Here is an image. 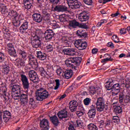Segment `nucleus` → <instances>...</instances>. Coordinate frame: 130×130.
I'll return each mask as SVG.
<instances>
[{"mask_svg":"<svg viewBox=\"0 0 130 130\" xmlns=\"http://www.w3.org/2000/svg\"><path fill=\"white\" fill-rule=\"evenodd\" d=\"M21 82L22 83V86L24 89L28 90L30 88V83H29V80L28 78L25 75H21Z\"/></svg>","mask_w":130,"mask_h":130,"instance_id":"obj_9","label":"nucleus"},{"mask_svg":"<svg viewBox=\"0 0 130 130\" xmlns=\"http://www.w3.org/2000/svg\"><path fill=\"white\" fill-rule=\"evenodd\" d=\"M120 92V85L119 83L114 84L112 87V94L113 96H116Z\"/></svg>","mask_w":130,"mask_h":130,"instance_id":"obj_15","label":"nucleus"},{"mask_svg":"<svg viewBox=\"0 0 130 130\" xmlns=\"http://www.w3.org/2000/svg\"><path fill=\"white\" fill-rule=\"evenodd\" d=\"M28 27H29V22L25 21L19 28L20 33L24 34L25 32V30L28 29Z\"/></svg>","mask_w":130,"mask_h":130,"instance_id":"obj_20","label":"nucleus"},{"mask_svg":"<svg viewBox=\"0 0 130 130\" xmlns=\"http://www.w3.org/2000/svg\"><path fill=\"white\" fill-rule=\"evenodd\" d=\"M3 73L4 75H8L10 73V67L7 65L4 66L3 70Z\"/></svg>","mask_w":130,"mask_h":130,"instance_id":"obj_38","label":"nucleus"},{"mask_svg":"<svg viewBox=\"0 0 130 130\" xmlns=\"http://www.w3.org/2000/svg\"><path fill=\"white\" fill-rule=\"evenodd\" d=\"M23 2L25 9L29 10L33 7V0H23Z\"/></svg>","mask_w":130,"mask_h":130,"instance_id":"obj_21","label":"nucleus"},{"mask_svg":"<svg viewBox=\"0 0 130 130\" xmlns=\"http://www.w3.org/2000/svg\"><path fill=\"white\" fill-rule=\"evenodd\" d=\"M8 51H11V50H14L15 48H14V45L12 43H9L7 45Z\"/></svg>","mask_w":130,"mask_h":130,"instance_id":"obj_46","label":"nucleus"},{"mask_svg":"<svg viewBox=\"0 0 130 130\" xmlns=\"http://www.w3.org/2000/svg\"><path fill=\"white\" fill-rule=\"evenodd\" d=\"M36 31L37 37H38V38H41L43 35L42 30H41V29H36Z\"/></svg>","mask_w":130,"mask_h":130,"instance_id":"obj_44","label":"nucleus"},{"mask_svg":"<svg viewBox=\"0 0 130 130\" xmlns=\"http://www.w3.org/2000/svg\"><path fill=\"white\" fill-rule=\"evenodd\" d=\"M50 120L54 125V126H57L59 124V121L58 120V118L57 116L54 115L50 117Z\"/></svg>","mask_w":130,"mask_h":130,"instance_id":"obj_25","label":"nucleus"},{"mask_svg":"<svg viewBox=\"0 0 130 130\" xmlns=\"http://www.w3.org/2000/svg\"><path fill=\"white\" fill-rule=\"evenodd\" d=\"M53 45L50 44L47 45L46 46V48L48 51H52V50H53Z\"/></svg>","mask_w":130,"mask_h":130,"instance_id":"obj_54","label":"nucleus"},{"mask_svg":"<svg viewBox=\"0 0 130 130\" xmlns=\"http://www.w3.org/2000/svg\"><path fill=\"white\" fill-rule=\"evenodd\" d=\"M76 35L78 37H80V38H82V37H87V32H86V30L83 29H79L77 30Z\"/></svg>","mask_w":130,"mask_h":130,"instance_id":"obj_24","label":"nucleus"},{"mask_svg":"<svg viewBox=\"0 0 130 130\" xmlns=\"http://www.w3.org/2000/svg\"><path fill=\"white\" fill-rule=\"evenodd\" d=\"M28 77L30 81H31V82H33V83H38L39 78L38 77V75H37V73H36L35 71H30L28 72Z\"/></svg>","mask_w":130,"mask_h":130,"instance_id":"obj_8","label":"nucleus"},{"mask_svg":"<svg viewBox=\"0 0 130 130\" xmlns=\"http://www.w3.org/2000/svg\"><path fill=\"white\" fill-rule=\"evenodd\" d=\"M52 9L54 12H67L68 11V7L64 5H57L55 7H53V5H52Z\"/></svg>","mask_w":130,"mask_h":130,"instance_id":"obj_13","label":"nucleus"},{"mask_svg":"<svg viewBox=\"0 0 130 130\" xmlns=\"http://www.w3.org/2000/svg\"><path fill=\"white\" fill-rule=\"evenodd\" d=\"M8 90L7 89V87L6 86H3L0 89V93L2 94L4 99L5 100H7V91Z\"/></svg>","mask_w":130,"mask_h":130,"instance_id":"obj_32","label":"nucleus"},{"mask_svg":"<svg viewBox=\"0 0 130 130\" xmlns=\"http://www.w3.org/2000/svg\"><path fill=\"white\" fill-rule=\"evenodd\" d=\"M88 115L90 119H94L96 115V111L95 110H89L88 112Z\"/></svg>","mask_w":130,"mask_h":130,"instance_id":"obj_28","label":"nucleus"},{"mask_svg":"<svg viewBox=\"0 0 130 130\" xmlns=\"http://www.w3.org/2000/svg\"><path fill=\"white\" fill-rule=\"evenodd\" d=\"M113 121L115 123L118 124V123H119V121H120V119H119V117H118V116H115L113 117Z\"/></svg>","mask_w":130,"mask_h":130,"instance_id":"obj_45","label":"nucleus"},{"mask_svg":"<svg viewBox=\"0 0 130 130\" xmlns=\"http://www.w3.org/2000/svg\"><path fill=\"white\" fill-rule=\"evenodd\" d=\"M32 18L34 21H35V22H36V23H41L43 19L41 14L39 13H34L32 15Z\"/></svg>","mask_w":130,"mask_h":130,"instance_id":"obj_17","label":"nucleus"},{"mask_svg":"<svg viewBox=\"0 0 130 130\" xmlns=\"http://www.w3.org/2000/svg\"><path fill=\"white\" fill-rule=\"evenodd\" d=\"M41 40H42V39L40 38L31 39V40H30V44L32 46L33 48H40L42 43Z\"/></svg>","mask_w":130,"mask_h":130,"instance_id":"obj_7","label":"nucleus"},{"mask_svg":"<svg viewBox=\"0 0 130 130\" xmlns=\"http://www.w3.org/2000/svg\"><path fill=\"white\" fill-rule=\"evenodd\" d=\"M79 25L80 23L76 20H71L69 22V26L73 28H77V27H79Z\"/></svg>","mask_w":130,"mask_h":130,"instance_id":"obj_31","label":"nucleus"},{"mask_svg":"<svg viewBox=\"0 0 130 130\" xmlns=\"http://www.w3.org/2000/svg\"><path fill=\"white\" fill-rule=\"evenodd\" d=\"M10 88L12 90L11 96L14 100H19L21 95V86L17 84V80H13L11 82Z\"/></svg>","mask_w":130,"mask_h":130,"instance_id":"obj_1","label":"nucleus"},{"mask_svg":"<svg viewBox=\"0 0 130 130\" xmlns=\"http://www.w3.org/2000/svg\"><path fill=\"white\" fill-rule=\"evenodd\" d=\"M89 18L88 13L85 11L81 12L78 15V19L81 22H86L89 20Z\"/></svg>","mask_w":130,"mask_h":130,"instance_id":"obj_11","label":"nucleus"},{"mask_svg":"<svg viewBox=\"0 0 130 130\" xmlns=\"http://www.w3.org/2000/svg\"><path fill=\"white\" fill-rule=\"evenodd\" d=\"M35 58L33 57L32 56H30L29 57V64H30V66H33V64H35V60H34Z\"/></svg>","mask_w":130,"mask_h":130,"instance_id":"obj_43","label":"nucleus"},{"mask_svg":"<svg viewBox=\"0 0 130 130\" xmlns=\"http://www.w3.org/2000/svg\"><path fill=\"white\" fill-rule=\"evenodd\" d=\"M1 11L2 14H5L9 13V9L7 8V6L3 5V6L1 8Z\"/></svg>","mask_w":130,"mask_h":130,"instance_id":"obj_39","label":"nucleus"},{"mask_svg":"<svg viewBox=\"0 0 130 130\" xmlns=\"http://www.w3.org/2000/svg\"><path fill=\"white\" fill-rule=\"evenodd\" d=\"M50 3L53 4V5H57L59 2V0H50Z\"/></svg>","mask_w":130,"mask_h":130,"instance_id":"obj_63","label":"nucleus"},{"mask_svg":"<svg viewBox=\"0 0 130 130\" xmlns=\"http://www.w3.org/2000/svg\"><path fill=\"white\" fill-rule=\"evenodd\" d=\"M104 23H107V20L104 19L101 20V22H98V23L96 25L97 27H101V26H102Z\"/></svg>","mask_w":130,"mask_h":130,"instance_id":"obj_53","label":"nucleus"},{"mask_svg":"<svg viewBox=\"0 0 130 130\" xmlns=\"http://www.w3.org/2000/svg\"><path fill=\"white\" fill-rule=\"evenodd\" d=\"M96 110L99 112H102L104 110H107L108 108L105 107V103L104 102V99L102 98H99L96 102Z\"/></svg>","mask_w":130,"mask_h":130,"instance_id":"obj_4","label":"nucleus"},{"mask_svg":"<svg viewBox=\"0 0 130 130\" xmlns=\"http://www.w3.org/2000/svg\"><path fill=\"white\" fill-rule=\"evenodd\" d=\"M83 2L85 5L87 6H92L93 4V1L92 0H83Z\"/></svg>","mask_w":130,"mask_h":130,"instance_id":"obj_52","label":"nucleus"},{"mask_svg":"<svg viewBox=\"0 0 130 130\" xmlns=\"http://www.w3.org/2000/svg\"><path fill=\"white\" fill-rule=\"evenodd\" d=\"M9 54L12 57H17V53L16 52V50L15 49L13 50L8 51Z\"/></svg>","mask_w":130,"mask_h":130,"instance_id":"obj_42","label":"nucleus"},{"mask_svg":"<svg viewBox=\"0 0 130 130\" xmlns=\"http://www.w3.org/2000/svg\"><path fill=\"white\" fill-rule=\"evenodd\" d=\"M35 101L34 99L30 98L29 99V103H27V105L28 107H24V108H33L35 106Z\"/></svg>","mask_w":130,"mask_h":130,"instance_id":"obj_29","label":"nucleus"},{"mask_svg":"<svg viewBox=\"0 0 130 130\" xmlns=\"http://www.w3.org/2000/svg\"><path fill=\"white\" fill-rule=\"evenodd\" d=\"M17 52L20 57L21 58H23V59H26V58L27 57V52H26L25 51H23L21 50H18L17 51Z\"/></svg>","mask_w":130,"mask_h":130,"instance_id":"obj_30","label":"nucleus"},{"mask_svg":"<svg viewBox=\"0 0 130 130\" xmlns=\"http://www.w3.org/2000/svg\"><path fill=\"white\" fill-rule=\"evenodd\" d=\"M114 112L115 113L119 114V113L122 112V108L119 106H116V107L114 108Z\"/></svg>","mask_w":130,"mask_h":130,"instance_id":"obj_37","label":"nucleus"},{"mask_svg":"<svg viewBox=\"0 0 130 130\" xmlns=\"http://www.w3.org/2000/svg\"><path fill=\"white\" fill-rule=\"evenodd\" d=\"M56 73L58 76H63V71L60 68L57 69Z\"/></svg>","mask_w":130,"mask_h":130,"instance_id":"obj_48","label":"nucleus"},{"mask_svg":"<svg viewBox=\"0 0 130 130\" xmlns=\"http://www.w3.org/2000/svg\"><path fill=\"white\" fill-rule=\"evenodd\" d=\"M78 27H79L80 28H81L82 29H88V26H87L86 24H81L79 23Z\"/></svg>","mask_w":130,"mask_h":130,"instance_id":"obj_58","label":"nucleus"},{"mask_svg":"<svg viewBox=\"0 0 130 130\" xmlns=\"http://www.w3.org/2000/svg\"><path fill=\"white\" fill-rule=\"evenodd\" d=\"M87 128L89 130H98V127L96 125L90 123L87 125Z\"/></svg>","mask_w":130,"mask_h":130,"instance_id":"obj_36","label":"nucleus"},{"mask_svg":"<svg viewBox=\"0 0 130 130\" xmlns=\"http://www.w3.org/2000/svg\"><path fill=\"white\" fill-rule=\"evenodd\" d=\"M82 62V58L80 57H70L67 59L65 63L67 67L72 68L73 71L78 70V67L76 66H80Z\"/></svg>","mask_w":130,"mask_h":130,"instance_id":"obj_2","label":"nucleus"},{"mask_svg":"<svg viewBox=\"0 0 130 130\" xmlns=\"http://www.w3.org/2000/svg\"><path fill=\"white\" fill-rule=\"evenodd\" d=\"M37 57L41 60H44L46 59V53L42 52L41 51H38L37 52Z\"/></svg>","mask_w":130,"mask_h":130,"instance_id":"obj_26","label":"nucleus"},{"mask_svg":"<svg viewBox=\"0 0 130 130\" xmlns=\"http://www.w3.org/2000/svg\"><path fill=\"white\" fill-rule=\"evenodd\" d=\"M36 99L38 101H43L44 99L48 98L49 94L48 91L43 88L37 89L36 92Z\"/></svg>","mask_w":130,"mask_h":130,"instance_id":"obj_3","label":"nucleus"},{"mask_svg":"<svg viewBox=\"0 0 130 130\" xmlns=\"http://www.w3.org/2000/svg\"><path fill=\"white\" fill-rule=\"evenodd\" d=\"M62 51L66 55H75L76 54V51L74 48L63 49Z\"/></svg>","mask_w":130,"mask_h":130,"instance_id":"obj_19","label":"nucleus"},{"mask_svg":"<svg viewBox=\"0 0 130 130\" xmlns=\"http://www.w3.org/2000/svg\"><path fill=\"white\" fill-rule=\"evenodd\" d=\"M98 52V49L97 48H93L91 50V53H92V54H97Z\"/></svg>","mask_w":130,"mask_h":130,"instance_id":"obj_61","label":"nucleus"},{"mask_svg":"<svg viewBox=\"0 0 130 130\" xmlns=\"http://www.w3.org/2000/svg\"><path fill=\"white\" fill-rule=\"evenodd\" d=\"M76 114L78 116H82V115H84V112L77 111H76Z\"/></svg>","mask_w":130,"mask_h":130,"instance_id":"obj_62","label":"nucleus"},{"mask_svg":"<svg viewBox=\"0 0 130 130\" xmlns=\"http://www.w3.org/2000/svg\"><path fill=\"white\" fill-rule=\"evenodd\" d=\"M20 101H21V106L23 107H28L27 105V103L29 102V100H28V95L27 94H25L24 93L20 95Z\"/></svg>","mask_w":130,"mask_h":130,"instance_id":"obj_10","label":"nucleus"},{"mask_svg":"<svg viewBox=\"0 0 130 130\" xmlns=\"http://www.w3.org/2000/svg\"><path fill=\"white\" fill-rule=\"evenodd\" d=\"M112 39L115 43H118V42H121L119 41L118 37H117V35H114L112 37Z\"/></svg>","mask_w":130,"mask_h":130,"instance_id":"obj_47","label":"nucleus"},{"mask_svg":"<svg viewBox=\"0 0 130 130\" xmlns=\"http://www.w3.org/2000/svg\"><path fill=\"white\" fill-rule=\"evenodd\" d=\"M91 100L89 98H86L83 100V103L85 106H88L91 103Z\"/></svg>","mask_w":130,"mask_h":130,"instance_id":"obj_40","label":"nucleus"},{"mask_svg":"<svg viewBox=\"0 0 130 130\" xmlns=\"http://www.w3.org/2000/svg\"><path fill=\"white\" fill-rule=\"evenodd\" d=\"M74 45L76 48L80 50H83V49H86L88 45L86 42H83L81 40H77L75 41Z\"/></svg>","mask_w":130,"mask_h":130,"instance_id":"obj_6","label":"nucleus"},{"mask_svg":"<svg viewBox=\"0 0 130 130\" xmlns=\"http://www.w3.org/2000/svg\"><path fill=\"white\" fill-rule=\"evenodd\" d=\"M113 59L111 58V57L110 58H106L103 59H102L101 62H107V61H112Z\"/></svg>","mask_w":130,"mask_h":130,"instance_id":"obj_55","label":"nucleus"},{"mask_svg":"<svg viewBox=\"0 0 130 130\" xmlns=\"http://www.w3.org/2000/svg\"><path fill=\"white\" fill-rule=\"evenodd\" d=\"M119 101L120 103H122V102H124V103H128L129 102L127 95L125 96L122 94H119Z\"/></svg>","mask_w":130,"mask_h":130,"instance_id":"obj_22","label":"nucleus"},{"mask_svg":"<svg viewBox=\"0 0 130 130\" xmlns=\"http://www.w3.org/2000/svg\"><path fill=\"white\" fill-rule=\"evenodd\" d=\"M9 16H12V17H14V18H17L18 16H19V13L17 12L16 11L11 10L8 13Z\"/></svg>","mask_w":130,"mask_h":130,"instance_id":"obj_35","label":"nucleus"},{"mask_svg":"<svg viewBox=\"0 0 130 130\" xmlns=\"http://www.w3.org/2000/svg\"><path fill=\"white\" fill-rule=\"evenodd\" d=\"M106 84L107 90H112V86H113V81L112 80L110 79Z\"/></svg>","mask_w":130,"mask_h":130,"instance_id":"obj_33","label":"nucleus"},{"mask_svg":"<svg viewBox=\"0 0 130 130\" xmlns=\"http://www.w3.org/2000/svg\"><path fill=\"white\" fill-rule=\"evenodd\" d=\"M58 117L61 119L62 118H67L68 117V111L66 110H63L58 112L57 113Z\"/></svg>","mask_w":130,"mask_h":130,"instance_id":"obj_23","label":"nucleus"},{"mask_svg":"<svg viewBox=\"0 0 130 130\" xmlns=\"http://www.w3.org/2000/svg\"><path fill=\"white\" fill-rule=\"evenodd\" d=\"M31 37H30V40H32V39L38 38V37H37V35L36 34V29H35L34 30H32L31 31Z\"/></svg>","mask_w":130,"mask_h":130,"instance_id":"obj_41","label":"nucleus"},{"mask_svg":"<svg viewBox=\"0 0 130 130\" xmlns=\"http://www.w3.org/2000/svg\"><path fill=\"white\" fill-rule=\"evenodd\" d=\"M77 107H78V106H74V107H73L72 106H69V108L71 112H74V111H76L77 110Z\"/></svg>","mask_w":130,"mask_h":130,"instance_id":"obj_59","label":"nucleus"},{"mask_svg":"<svg viewBox=\"0 0 130 130\" xmlns=\"http://www.w3.org/2000/svg\"><path fill=\"white\" fill-rule=\"evenodd\" d=\"M120 34H125L126 33V29L122 28L120 30Z\"/></svg>","mask_w":130,"mask_h":130,"instance_id":"obj_64","label":"nucleus"},{"mask_svg":"<svg viewBox=\"0 0 130 130\" xmlns=\"http://www.w3.org/2000/svg\"><path fill=\"white\" fill-rule=\"evenodd\" d=\"M19 64L20 66H21V67H25V60H23L22 59H20V61H19Z\"/></svg>","mask_w":130,"mask_h":130,"instance_id":"obj_60","label":"nucleus"},{"mask_svg":"<svg viewBox=\"0 0 130 130\" xmlns=\"http://www.w3.org/2000/svg\"><path fill=\"white\" fill-rule=\"evenodd\" d=\"M54 31L52 29H47L45 32V38L47 41H51V40L54 37Z\"/></svg>","mask_w":130,"mask_h":130,"instance_id":"obj_12","label":"nucleus"},{"mask_svg":"<svg viewBox=\"0 0 130 130\" xmlns=\"http://www.w3.org/2000/svg\"><path fill=\"white\" fill-rule=\"evenodd\" d=\"M78 105H77V102L75 101H71L70 103H69V106H72V107H74V106H78Z\"/></svg>","mask_w":130,"mask_h":130,"instance_id":"obj_57","label":"nucleus"},{"mask_svg":"<svg viewBox=\"0 0 130 130\" xmlns=\"http://www.w3.org/2000/svg\"><path fill=\"white\" fill-rule=\"evenodd\" d=\"M67 4L71 9L76 10V9H80L82 6V4L78 1V0H69L67 1Z\"/></svg>","mask_w":130,"mask_h":130,"instance_id":"obj_5","label":"nucleus"},{"mask_svg":"<svg viewBox=\"0 0 130 130\" xmlns=\"http://www.w3.org/2000/svg\"><path fill=\"white\" fill-rule=\"evenodd\" d=\"M40 126L43 130H48L49 129V121L47 119H43L40 120Z\"/></svg>","mask_w":130,"mask_h":130,"instance_id":"obj_14","label":"nucleus"},{"mask_svg":"<svg viewBox=\"0 0 130 130\" xmlns=\"http://www.w3.org/2000/svg\"><path fill=\"white\" fill-rule=\"evenodd\" d=\"M6 59V56L5 54L0 52V62H3Z\"/></svg>","mask_w":130,"mask_h":130,"instance_id":"obj_50","label":"nucleus"},{"mask_svg":"<svg viewBox=\"0 0 130 130\" xmlns=\"http://www.w3.org/2000/svg\"><path fill=\"white\" fill-rule=\"evenodd\" d=\"M41 75L42 77H44V78H48V77H49V75L48 74H47V72H46L45 70L41 73Z\"/></svg>","mask_w":130,"mask_h":130,"instance_id":"obj_56","label":"nucleus"},{"mask_svg":"<svg viewBox=\"0 0 130 130\" xmlns=\"http://www.w3.org/2000/svg\"><path fill=\"white\" fill-rule=\"evenodd\" d=\"M55 82L56 83V86L54 87V90H57L58 88H59V86H60V83H59V80L57 79L55 80Z\"/></svg>","mask_w":130,"mask_h":130,"instance_id":"obj_51","label":"nucleus"},{"mask_svg":"<svg viewBox=\"0 0 130 130\" xmlns=\"http://www.w3.org/2000/svg\"><path fill=\"white\" fill-rule=\"evenodd\" d=\"M12 24L15 27H19L21 25V20L17 19V18H13L12 19Z\"/></svg>","mask_w":130,"mask_h":130,"instance_id":"obj_34","label":"nucleus"},{"mask_svg":"<svg viewBox=\"0 0 130 130\" xmlns=\"http://www.w3.org/2000/svg\"><path fill=\"white\" fill-rule=\"evenodd\" d=\"M63 76L66 78V79H70L73 76V71L71 70H67L63 72Z\"/></svg>","mask_w":130,"mask_h":130,"instance_id":"obj_27","label":"nucleus"},{"mask_svg":"<svg viewBox=\"0 0 130 130\" xmlns=\"http://www.w3.org/2000/svg\"><path fill=\"white\" fill-rule=\"evenodd\" d=\"M12 117V114L9 111H5L3 112V121L8 122L10 119Z\"/></svg>","mask_w":130,"mask_h":130,"instance_id":"obj_18","label":"nucleus"},{"mask_svg":"<svg viewBox=\"0 0 130 130\" xmlns=\"http://www.w3.org/2000/svg\"><path fill=\"white\" fill-rule=\"evenodd\" d=\"M101 88L100 87H95L94 86L89 87V94L94 95V94H100Z\"/></svg>","mask_w":130,"mask_h":130,"instance_id":"obj_16","label":"nucleus"},{"mask_svg":"<svg viewBox=\"0 0 130 130\" xmlns=\"http://www.w3.org/2000/svg\"><path fill=\"white\" fill-rule=\"evenodd\" d=\"M77 124L79 127H83L84 125V123H83V121L80 119H78L76 121Z\"/></svg>","mask_w":130,"mask_h":130,"instance_id":"obj_49","label":"nucleus"}]
</instances>
